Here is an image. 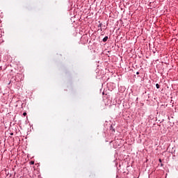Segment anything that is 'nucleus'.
Wrapping results in <instances>:
<instances>
[{"mask_svg": "<svg viewBox=\"0 0 178 178\" xmlns=\"http://www.w3.org/2000/svg\"><path fill=\"white\" fill-rule=\"evenodd\" d=\"M106 41H108V36L104 37L103 39V42H106Z\"/></svg>", "mask_w": 178, "mask_h": 178, "instance_id": "1", "label": "nucleus"}, {"mask_svg": "<svg viewBox=\"0 0 178 178\" xmlns=\"http://www.w3.org/2000/svg\"><path fill=\"white\" fill-rule=\"evenodd\" d=\"M156 88H159V87H160L159 84L156 83Z\"/></svg>", "mask_w": 178, "mask_h": 178, "instance_id": "2", "label": "nucleus"}, {"mask_svg": "<svg viewBox=\"0 0 178 178\" xmlns=\"http://www.w3.org/2000/svg\"><path fill=\"white\" fill-rule=\"evenodd\" d=\"M27 115V113H23V116H26Z\"/></svg>", "mask_w": 178, "mask_h": 178, "instance_id": "3", "label": "nucleus"}, {"mask_svg": "<svg viewBox=\"0 0 178 178\" xmlns=\"http://www.w3.org/2000/svg\"><path fill=\"white\" fill-rule=\"evenodd\" d=\"M31 165H34V161H31Z\"/></svg>", "mask_w": 178, "mask_h": 178, "instance_id": "4", "label": "nucleus"}, {"mask_svg": "<svg viewBox=\"0 0 178 178\" xmlns=\"http://www.w3.org/2000/svg\"><path fill=\"white\" fill-rule=\"evenodd\" d=\"M159 162H162V160H161V159H159Z\"/></svg>", "mask_w": 178, "mask_h": 178, "instance_id": "5", "label": "nucleus"}]
</instances>
